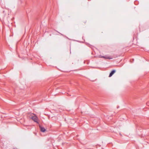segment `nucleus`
I'll return each instance as SVG.
<instances>
[{
    "label": "nucleus",
    "instance_id": "2",
    "mask_svg": "<svg viewBox=\"0 0 149 149\" xmlns=\"http://www.w3.org/2000/svg\"><path fill=\"white\" fill-rule=\"evenodd\" d=\"M116 72V70H112L109 74V77H110L112 76V75L115 73Z\"/></svg>",
    "mask_w": 149,
    "mask_h": 149
},
{
    "label": "nucleus",
    "instance_id": "1",
    "mask_svg": "<svg viewBox=\"0 0 149 149\" xmlns=\"http://www.w3.org/2000/svg\"><path fill=\"white\" fill-rule=\"evenodd\" d=\"M31 118L34 122H36L37 123H38V118L36 116V115L34 116H31Z\"/></svg>",
    "mask_w": 149,
    "mask_h": 149
},
{
    "label": "nucleus",
    "instance_id": "4",
    "mask_svg": "<svg viewBox=\"0 0 149 149\" xmlns=\"http://www.w3.org/2000/svg\"><path fill=\"white\" fill-rule=\"evenodd\" d=\"M40 131L42 132H44L46 130L44 127L40 126Z\"/></svg>",
    "mask_w": 149,
    "mask_h": 149
},
{
    "label": "nucleus",
    "instance_id": "3",
    "mask_svg": "<svg viewBox=\"0 0 149 149\" xmlns=\"http://www.w3.org/2000/svg\"><path fill=\"white\" fill-rule=\"evenodd\" d=\"M100 58H103L105 59H112V58H110L108 56H101V55L100 56Z\"/></svg>",
    "mask_w": 149,
    "mask_h": 149
}]
</instances>
